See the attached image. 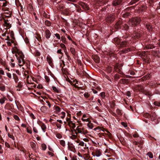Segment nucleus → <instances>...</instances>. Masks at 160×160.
Returning <instances> with one entry per match:
<instances>
[{
	"instance_id": "f257e3e1",
	"label": "nucleus",
	"mask_w": 160,
	"mask_h": 160,
	"mask_svg": "<svg viewBox=\"0 0 160 160\" xmlns=\"http://www.w3.org/2000/svg\"><path fill=\"white\" fill-rule=\"evenodd\" d=\"M12 52L13 53H15V56L18 61L19 65L20 66H22L25 63L24 56L22 52L18 49L16 46L13 48Z\"/></svg>"
},
{
	"instance_id": "f03ea898",
	"label": "nucleus",
	"mask_w": 160,
	"mask_h": 160,
	"mask_svg": "<svg viewBox=\"0 0 160 160\" xmlns=\"http://www.w3.org/2000/svg\"><path fill=\"white\" fill-rule=\"evenodd\" d=\"M141 21L139 18L136 17L130 19L128 22V24L130 27H134L138 25Z\"/></svg>"
},
{
	"instance_id": "7ed1b4c3",
	"label": "nucleus",
	"mask_w": 160,
	"mask_h": 160,
	"mask_svg": "<svg viewBox=\"0 0 160 160\" xmlns=\"http://www.w3.org/2000/svg\"><path fill=\"white\" fill-rule=\"evenodd\" d=\"M74 131L75 132V134L81 133L85 136L88 132V131L87 130L82 126H78L77 127L76 129L74 130Z\"/></svg>"
},
{
	"instance_id": "20e7f679",
	"label": "nucleus",
	"mask_w": 160,
	"mask_h": 160,
	"mask_svg": "<svg viewBox=\"0 0 160 160\" xmlns=\"http://www.w3.org/2000/svg\"><path fill=\"white\" fill-rule=\"evenodd\" d=\"M4 28L5 29V31L2 32V33H0V36H6L7 32H8L7 29L11 27V24L8 20L4 19Z\"/></svg>"
},
{
	"instance_id": "39448f33",
	"label": "nucleus",
	"mask_w": 160,
	"mask_h": 160,
	"mask_svg": "<svg viewBox=\"0 0 160 160\" xmlns=\"http://www.w3.org/2000/svg\"><path fill=\"white\" fill-rule=\"evenodd\" d=\"M113 41L116 44L118 45L119 46L121 47H126L128 45L127 42L126 41H122L118 38H115Z\"/></svg>"
},
{
	"instance_id": "423d86ee",
	"label": "nucleus",
	"mask_w": 160,
	"mask_h": 160,
	"mask_svg": "<svg viewBox=\"0 0 160 160\" xmlns=\"http://www.w3.org/2000/svg\"><path fill=\"white\" fill-rule=\"evenodd\" d=\"M102 150L100 149L97 148L94 149L92 153V155L94 157H100L102 155Z\"/></svg>"
},
{
	"instance_id": "0eeeda50",
	"label": "nucleus",
	"mask_w": 160,
	"mask_h": 160,
	"mask_svg": "<svg viewBox=\"0 0 160 160\" xmlns=\"http://www.w3.org/2000/svg\"><path fill=\"white\" fill-rule=\"evenodd\" d=\"M2 10L3 11V16L8 17H9L11 16V13L8 10L5 9L4 8H2Z\"/></svg>"
},
{
	"instance_id": "6e6552de",
	"label": "nucleus",
	"mask_w": 160,
	"mask_h": 160,
	"mask_svg": "<svg viewBox=\"0 0 160 160\" xmlns=\"http://www.w3.org/2000/svg\"><path fill=\"white\" fill-rule=\"evenodd\" d=\"M115 19V17L113 15L110 14L107 17L106 19V22L108 23H110L112 22Z\"/></svg>"
},
{
	"instance_id": "1a4fd4ad",
	"label": "nucleus",
	"mask_w": 160,
	"mask_h": 160,
	"mask_svg": "<svg viewBox=\"0 0 160 160\" xmlns=\"http://www.w3.org/2000/svg\"><path fill=\"white\" fill-rule=\"evenodd\" d=\"M7 2L6 0H0V7L4 8L7 6Z\"/></svg>"
},
{
	"instance_id": "9d476101",
	"label": "nucleus",
	"mask_w": 160,
	"mask_h": 160,
	"mask_svg": "<svg viewBox=\"0 0 160 160\" xmlns=\"http://www.w3.org/2000/svg\"><path fill=\"white\" fill-rule=\"evenodd\" d=\"M81 119L83 122H88L89 121V118L88 117V115L85 114L82 115Z\"/></svg>"
},
{
	"instance_id": "9b49d317",
	"label": "nucleus",
	"mask_w": 160,
	"mask_h": 160,
	"mask_svg": "<svg viewBox=\"0 0 160 160\" xmlns=\"http://www.w3.org/2000/svg\"><path fill=\"white\" fill-rule=\"evenodd\" d=\"M46 59L49 64L52 65L53 64V60L52 58L49 55H48Z\"/></svg>"
},
{
	"instance_id": "f8f14e48",
	"label": "nucleus",
	"mask_w": 160,
	"mask_h": 160,
	"mask_svg": "<svg viewBox=\"0 0 160 160\" xmlns=\"http://www.w3.org/2000/svg\"><path fill=\"white\" fill-rule=\"evenodd\" d=\"M122 0H115L112 2V5L113 6H117L120 5Z\"/></svg>"
},
{
	"instance_id": "ddd939ff",
	"label": "nucleus",
	"mask_w": 160,
	"mask_h": 160,
	"mask_svg": "<svg viewBox=\"0 0 160 160\" xmlns=\"http://www.w3.org/2000/svg\"><path fill=\"white\" fill-rule=\"evenodd\" d=\"M45 37L47 39H49L51 36V33L50 31L48 29H46L45 31Z\"/></svg>"
},
{
	"instance_id": "4468645a",
	"label": "nucleus",
	"mask_w": 160,
	"mask_h": 160,
	"mask_svg": "<svg viewBox=\"0 0 160 160\" xmlns=\"http://www.w3.org/2000/svg\"><path fill=\"white\" fill-rule=\"evenodd\" d=\"M68 149L69 150L73 152H75L76 151L74 146L72 144H68Z\"/></svg>"
},
{
	"instance_id": "2eb2a0df",
	"label": "nucleus",
	"mask_w": 160,
	"mask_h": 160,
	"mask_svg": "<svg viewBox=\"0 0 160 160\" xmlns=\"http://www.w3.org/2000/svg\"><path fill=\"white\" fill-rule=\"evenodd\" d=\"M141 35V34L138 31L135 32L133 35V37H134V38H139Z\"/></svg>"
},
{
	"instance_id": "dca6fc26",
	"label": "nucleus",
	"mask_w": 160,
	"mask_h": 160,
	"mask_svg": "<svg viewBox=\"0 0 160 160\" xmlns=\"http://www.w3.org/2000/svg\"><path fill=\"white\" fill-rule=\"evenodd\" d=\"M150 118L152 121H154L156 119L157 116L154 112H152L150 114Z\"/></svg>"
},
{
	"instance_id": "f3484780",
	"label": "nucleus",
	"mask_w": 160,
	"mask_h": 160,
	"mask_svg": "<svg viewBox=\"0 0 160 160\" xmlns=\"http://www.w3.org/2000/svg\"><path fill=\"white\" fill-rule=\"evenodd\" d=\"M68 124L70 127L72 128H74L76 127L75 123L72 121H69L68 122Z\"/></svg>"
},
{
	"instance_id": "a211bd4d",
	"label": "nucleus",
	"mask_w": 160,
	"mask_h": 160,
	"mask_svg": "<svg viewBox=\"0 0 160 160\" xmlns=\"http://www.w3.org/2000/svg\"><path fill=\"white\" fill-rule=\"evenodd\" d=\"M65 8L63 5H60L58 8V9L61 10L63 13H65L64 12L65 11L66 9Z\"/></svg>"
},
{
	"instance_id": "6ab92c4d",
	"label": "nucleus",
	"mask_w": 160,
	"mask_h": 160,
	"mask_svg": "<svg viewBox=\"0 0 160 160\" xmlns=\"http://www.w3.org/2000/svg\"><path fill=\"white\" fill-rule=\"evenodd\" d=\"M146 27L149 31H150L152 30V27L149 23H146L145 25Z\"/></svg>"
},
{
	"instance_id": "aec40b11",
	"label": "nucleus",
	"mask_w": 160,
	"mask_h": 160,
	"mask_svg": "<svg viewBox=\"0 0 160 160\" xmlns=\"http://www.w3.org/2000/svg\"><path fill=\"white\" fill-rule=\"evenodd\" d=\"M87 124V126L89 129H92L93 127V124L92 123L91 121H89Z\"/></svg>"
},
{
	"instance_id": "412c9836",
	"label": "nucleus",
	"mask_w": 160,
	"mask_h": 160,
	"mask_svg": "<svg viewBox=\"0 0 160 160\" xmlns=\"http://www.w3.org/2000/svg\"><path fill=\"white\" fill-rule=\"evenodd\" d=\"M40 110L42 112L46 113L47 111V108L46 107L43 106L41 107Z\"/></svg>"
},
{
	"instance_id": "4be33fe9",
	"label": "nucleus",
	"mask_w": 160,
	"mask_h": 160,
	"mask_svg": "<svg viewBox=\"0 0 160 160\" xmlns=\"http://www.w3.org/2000/svg\"><path fill=\"white\" fill-rule=\"evenodd\" d=\"M85 160H88L89 159V155L88 154L85 153L83 154V158Z\"/></svg>"
},
{
	"instance_id": "5701e85b",
	"label": "nucleus",
	"mask_w": 160,
	"mask_h": 160,
	"mask_svg": "<svg viewBox=\"0 0 160 160\" xmlns=\"http://www.w3.org/2000/svg\"><path fill=\"white\" fill-rule=\"evenodd\" d=\"M41 128L44 132H45L46 131L47 127L45 124L43 123L41 125Z\"/></svg>"
},
{
	"instance_id": "b1692460",
	"label": "nucleus",
	"mask_w": 160,
	"mask_h": 160,
	"mask_svg": "<svg viewBox=\"0 0 160 160\" xmlns=\"http://www.w3.org/2000/svg\"><path fill=\"white\" fill-rule=\"evenodd\" d=\"M7 99L4 96L2 98H1V99H0V103L1 104H3L5 100Z\"/></svg>"
},
{
	"instance_id": "393cba45",
	"label": "nucleus",
	"mask_w": 160,
	"mask_h": 160,
	"mask_svg": "<svg viewBox=\"0 0 160 160\" xmlns=\"http://www.w3.org/2000/svg\"><path fill=\"white\" fill-rule=\"evenodd\" d=\"M153 54L155 57L157 56L158 57H160V53L159 50L154 52Z\"/></svg>"
},
{
	"instance_id": "a878e982",
	"label": "nucleus",
	"mask_w": 160,
	"mask_h": 160,
	"mask_svg": "<svg viewBox=\"0 0 160 160\" xmlns=\"http://www.w3.org/2000/svg\"><path fill=\"white\" fill-rule=\"evenodd\" d=\"M155 46L152 44L147 45L146 46V48L148 49H151L154 48Z\"/></svg>"
},
{
	"instance_id": "bb28decb",
	"label": "nucleus",
	"mask_w": 160,
	"mask_h": 160,
	"mask_svg": "<svg viewBox=\"0 0 160 160\" xmlns=\"http://www.w3.org/2000/svg\"><path fill=\"white\" fill-rule=\"evenodd\" d=\"M60 46L61 48L63 49L64 51H65V52H67L66 50V48L65 46V45L63 43H61L60 44Z\"/></svg>"
},
{
	"instance_id": "cd10ccee",
	"label": "nucleus",
	"mask_w": 160,
	"mask_h": 160,
	"mask_svg": "<svg viewBox=\"0 0 160 160\" xmlns=\"http://www.w3.org/2000/svg\"><path fill=\"white\" fill-rule=\"evenodd\" d=\"M7 40H8V41H7V44L9 46H11L12 43H11V42H10V38H9V36H7Z\"/></svg>"
},
{
	"instance_id": "c85d7f7f",
	"label": "nucleus",
	"mask_w": 160,
	"mask_h": 160,
	"mask_svg": "<svg viewBox=\"0 0 160 160\" xmlns=\"http://www.w3.org/2000/svg\"><path fill=\"white\" fill-rule=\"evenodd\" d=\"M41 147L42 149L44 151H45L47 148V146L45 144L43 143L41 145Z\"/></svg>"
},
{
	"instance_id": "c756f323",
	"label": "nucleus",
	"mask_w": 160,
	"mask_h": 160,
	"mask_svg": "<svg viewBox=\"0 0 160 160\" xmlns=\"http://www.w3.org/2000/svg\"><path fill=\"white\" fill-rule=\"evenodd\" d=\"M61 118L63 119L64 118L65 116V113L64 112H62L60 114Z\"/></svg>"
},
{
	"instance_id": "7c9ffc66",
	"label": "nucleus",
	"mask_w": 160,
	"mask_h": 160,
	"mask_svg": "<svg viewBox=\"0 0 160 160\" xmlns=\"http://www.w3.org/2000/svg\"><path fill=\"white\" fill-rule=\"evenodd\" d=\"M5 87L4 85L0 86V90L2 92H4L5 90Z\"/></svg>"
},
{
	"instance_id": "2f4dec72",
	"label": "nucleus",
	"mask_w": 160,
	"mask_h": 160,
	"mask_svg": "<svg viewBox=\"0 0 160 160\" xmlns=\"http://www.w3.org/2000/svg\"><path fill=\"white\" fill-rule=\"evenodd\" d=\"M13 78L14 80V81L15 82H18V78L17 76L15 75H13Z\"/></svg>"
},
{
	"instance_id": "473e14b6",
	"label": "nucleus",
	"mask_w": 160,
	"mask_h": 160,
	"mask_svg": "<svg viewBox=\"0 0 160 160\" xmlns=\"http://www.w3.org/2000/svg\"><path fill=\"white\" fill-rule=\"evenodd\" d=\"M45 24L48 26H50L51 25V23L48 20H46L45 21Z\"/></svg>"
},
{
	"instance_id": "72a5a7b5",
	"label": "nucleus",
	"mask_w": 160,
	"mask_h": 160,
	"mask_svg": "<svg viewBox=\"0 0 160 160\" xmlns=\"http://www.w3.org/2000/svg\"><path fill=\"white\" fill-rule=\"evenodd\" d=\"M120 22H118L115 25V28L117 29H118L120 28Z\"/></svg>"
},
{
	"instance_id": "f704fd0d",
	"label": "nucleus",
	"mask_w": 160,
	"mask_h": 160,
	"mask_svg": "<svg viewBox=\"0 0 160 160\" xmlns=\"http://www.w3.org/2000/svg\"><path fill=\"white\" fill-rule=\"evenodd\" d=\"M144 117L147 118H150V114L148 113H144L143 115Z\"/></svg>"
},
{
	"instance_id": "c9c22d12",
	"label": "nucleus",
	"mask_w": 160,
	"mask_h": 160,
	"mask_svg": "<svg viewBox=\"0 0 160 160\" xmlns=\"http://www.w3.org/2000/svg\"><path fill=\"white\" fill-rule=\"evenodd\" d=\"M60 143L62 146L64 147L65 146V143L64 141L61 140L60 141Z\"/></svg>"
},
{
	"instance_id": "e433bc0d",
	"label": "nucleus",
	"mask_w": 160,
	"mask_h": 160,
	"mask_svg": "<svg viewBox=\"0 0 160 160\" xmlns=\"http://www.w3.org/2000/svg\"><path fill=\"white\" fill-rule=\"evenodd\" d=\"M29 114L30 117L32 119H35L36 118V117L31 112L29 113Z\"/></svg>"
},
{
	"instance_id": "4c0bfd02",
	"label": "nucleus",
	"mask_w": 160,
	"mask_h": 160,
	"mask_svg": "<svg viewBox=\"0 0 160 160\" xmlns=\"http://www.w3.org/2000/svg\"><path fill=\"white\" fill-rule=\"evenodd\" d=\"M27 131L28 133H29L30 134H32V131L31 129L29 127H27Z\"/></svg>"
},
{
	"instance_id": "58836bf2",
	"label": "nucleus",
	"mask_w": 160,
	"mask_h": 160,
	"mask_svg": "<svg viewBox=\"0 0 160 160\" xmlns=\"http://www.w3.org/2000/svg\"><path fill=\"white\" fill-rule=\"evenodd\" d=\"M84 96L86 98H88L90 96V94L88 92H86L84 93Z\"/></svg>"
},
{
	"instance_id": "ea45409f",
	"label": "nucleus",
	"mask_w": 160,
	"mask_h": 160,
	"mask_svg": "<svg viewBox=\"0 0 160 160\" xmlns=\"http://www.w3.org/2000/svg\"><path fill=\"white\" fill-rule=\"evenodd\" d=\"M70 50L72 54L74 55L75 54V50L74 48H70Z\"/></svg>"
},
{
	"instance_id": "a19ab883",
	"label": "nucleus",
	"mask_w": 160,
	"mask_h": 160,
	"mask_svg": "<svg viewBox=\"0 0 160 160\" xmlns=\"http://www.w3.org/2000/svg\"><path fill=\"white\" fill-rule=\"evenodd\" d=\"M65 55H66V56H67V59L68 61H70L71 59V58L69 56L68 53V52H65Z\"/></svg>"
},
{
	"instance_id": "79ce46f5",
	"label": "nucleus",
	"mask_w": 160,
	"mask_h": 160,
	"mask_svg": "<svg viewBox=\"0 0 160 160\" xmlns=\"http://www.w3.org/2000/svg\"><path fill=\"white\" fill-rule=\"evenodd\" d=\"M55 110L57 113L59 112L61 110L60 108L58 106L55 107Z\"/></svg>"
},
{
	"instance_id": "37998d69",
	"label": "nucleus",
	"mask_w": 160,
	"mask_h": 160,
	"mask_svg": "<svg viewBox=\"0 0 160 160\" xmlns=\"http://www.w3.org/2000/svg\"><path fill=\"white\" fill-rule=\"evenodd\" d=\"M32 127H33V132H34L36 133H38V130L37 129L36 127L34 126H33Z\"/></svg>"
},
{
	"instance_id": "c03bdc74",
	"label": "nucleus",
	"mask_w": 160,
	"mask_h": 160,
	"mask_svg": "<svg viewBox=\"0 0 160 160\" xmlns=\"http://www.w3.org/2000/svg\"><path fill=\"white\" fill-rule=\"evenodd\" d=\"M52 88L54 91L56 92H59V90H58L55 87H52Z\"/></svg>"
},
{
	"instance_id": "a18cd8bd",
	"label": "nucleus",
	"mask_w": 160,
	"mask_h": 160,
	"mask_svg": "<svg viewBox=\"0 0 160 160\" xmlns=\"http://www.w3.org/2000/svg\"><path fill=\"white\" fill-rule=\"evenodd\" d=\"M77 143H79V145L82 146H84V143L83 141H81L80 142H79V141H77Z\"/></svg>"
},
{
	"instance_id": "49530a36",
	"label": "nucleus",
	"mask_w": 160,
	"mask_h": 160,
	"mask_svg": "<svg viewBox=\"0 0 160 160\" xmlns=\"http://www.w3.org/2000/svg\"><path fill=\"white\" fill-rule=\"evenodd\" d=\"M83 152H84V150H82V153L78 152V156L79 157H81L82 158H83Z\"/></svg>"
},
{
	"instance_id": "de8ad7c7",
	"label": "nucleus",
	"mask_w": 160,
	"mask_h": 160,
	"mask_svg": "<svg viewBox=\"0 0 160 160\" xmlns=\"http://www.w3.org/2000/svg\"><path fill=\"white\" fill-rule=\"evenodd\" d=\"M100 96L102 99H104L105 97V93L102 92L100 93Z\"/></svg>"
},
{
	"instance_id": "09e8293b",
	"label": "nucleus",
	"mask_w": 160,
	"mask_h": 160,
	"mask_svg": "<svg viewBox=\"0 0 160 160\" xmlns=\"http://www.w3.org/2000/svg\"><path fill=\"white\" fill-rule=\"evenodd\" d=\"M77 135L78 134H76L72 135L70 137V138L71 139H75L77 138Z\"/></svg>"
},
{
	"instance_id": "8fccbe9b",
	"label": "nucleus",
	"mask_w": 160,
	"mask_h": 160,
	"mask_svg": "<svg viewBox=\"0 0 160 160\" xmlns=\"http://www.w3.org/2000/svg\"><path fill=\"white\" fill-rule=\"evenodd\" d=\"M56 136L57 138L58 139H61L62 137L61 134L59 133L56 134Z\"/></svg>"
},
{
	"instance_id": "3c124183",
	"label": "nucleus",
	"mask_w": 160,
	"mask_h": 160,
	"mask_svg": "<svg viewBox=\"0 0 160 160\" xmlns=\"http://www.w3.org/2000/svg\"><path fill=\"white\" fill-rule=\"evenodd\" d=\"M147 155L151 158H152L153 157V155L152 152H149L148 153Z\"/></svg>"
},
{
	"instance_id": "603ef678",
	"label": "nucleus",
	"mask_w": 160,
	"mask_h": 160,
	"mask_svg": "<svg viewBox=\"0 0 160 160\" xmlns=\"http://www.w3.org/2000/svg\"><path fill=\"white\" fill-rule=\"evenodd\" d=\"M37 2L39 5H42L43 2V0H37Z\"/></svg>"
},
{
	"instance_id": "864d4df0",
	"label": "nucleus",
	"mask_w": 160,
	"mask_h": 160,
	"mask_svg": "<svg viewBox=\"0 0 160 160\" xmlns=\"http://www.w3.org/2000/svg\"><path fill=\"white\" fill-rule=\"evenodd\" d=\"M8 35L9 36H10L11 38L12 39L14 37V34L12 32H11L10 33H8Z\"/></svg>"
},
{
	"instance_id": "5fc2aeb1",
	"label": "nucleus",
	"mask_w": 160,
	"mask_h": 160,
	"mask_svg": "<svg viewBox=\"0 0 160 160\" xmlns=\"http://www.w3.org/2000/svg\"><path fill=\"white\" fill-rule=\"evenodd\" d=\"M8 136L9 138L12 139L13 140H15V138L12 135L8 133Z\"/></svg>"
},
{
	"instance_id": "6e6d98bb",
	"label": "nucleus",
	"mask_w": 160,
	"mask_h": 160,
	"mask_svg": "<svg viewBox=\"0 0 160 160\" xmlns=\"http://www.w3.org/2000/svg\"><path fill=\"white\" fill-rule=\"evenodd\" d=\"M139 0H132L130 2V3L131 5H132L136 2H137L138 1H139Z\"/></svg>"
},
{
	"instance_id": "4d7b16f0",
	"label": "nucleus",
	"mask_w": 160,
	"mask_h": 160,
	"mask_svg": "<svg viewBox=\"0 0 160 160\" xmlns=\"http://www.w3.org/2000/svg\"><path fill=\"white\" fill-rule=\"evenodd\" d=\"M13 118L15 119L17 121H19L20 120L19 117L17 115H14L13 116Z\"/></svg>"
},
{
	"instance_id": "13d9d810",
	"label": "nucleus",
	"mask_w": 160,
	"mask_h": 160,
	"mask_svg": "<svg viewBox=\"0 0 160 160\" xmlns=\"http://www.w3.org/2000/svg\"><path fill=\"white\" fill-rule=\"evenodd\" d=\"M56 125L57 128L59 129H60L61 127V124H60L58 123H56Z\"/></svg>"
},
{
	"instance_id": "bf43d9fd",
	"label": "nucleus",
	"mask_w": 160,
	"mask_h": 160,
	"mask_svg": "<svg viewBox=\"0 0 160 160\" xmlns=\"http://www.w3.org/2000/svg\"><path fill=\"white\" fill-rule=\"evenodd\" d=\"M130 51V50L129 49H125L124 50H122V52L124 53H126L127 52H128Z\"/></svg>"
},
{
	"instance_id": "052dcab7",
	"label": "nucleus",
	"mask_w": 160,
	"mask_h": 160,
	"mask_svg": "<svg viewBox=\"0 0 160 160\" xmlns=\"http://www.w3.org/2000/svg\"><path fill=\"white\" fill-rule=\"evenodd\" d=\"M55 36L58 39H60V36L59 34L58 33H56L54 34Z\"/></svg>"
},
{
	"instance_id": "680f3d73",
	"label": "nucleus",
	"mask_w": 160,
	"mask_h": 160,
	"mask_svg": "<svg viewBox=\"0 0 160 160\" xmlns=\"http://www.w3.org/2000/svg\"><path fill=\"white\" fill-rule=\"evenodd\" d=\"M154 104L155 106H160V102H154Z\"/></svg>"
},
{
	"instance_id": "e2e57ef3",
	"label": "nucleus",
	"mask_w": 160,
	"mask_h": 160,
	"mask_svg": "<svg viewBox=\"0 0 160 160\" xmlns=\"http://www.w3.org/2000/svg\"><path fill=\"white\" fill-rule=\"evenodd\" d=\"M145 94L146 95L148 96H151V93L150 92H149V91H147L145 92Z\"/></svg>"
},
{
	"instance_id": "0e129e2a",
	"label": "nucleus",
	"mask_w": 160,
	"mask_h": 160,
	"mask_svg": "<svg viewBox=\"0 0 160 160\" xmlns=\"http://www.w3.org/2000/svg\"><path fill=\"white\" fill-rule=\"evenodd\" d=\"M117 113L119 115H121L122 114L121 111L119 109H117L116 110Z\"/></svg>"
},
{
	"instance_id": "69168bd1",
	"label": "nucleus",
	"mask_w": 160,
	"mask_h": 160,
	"mask_svg": "<svg viewBox=\"0 0 160 160\" xmlns=\"http://www.w3.org/2000/svg\"><path fill=\"white\" fill-rule=\"evenodd\" d=\"M45 78L46 81L48 82H49L50 81V79L47 76H45Z\"/></svg>"
},
{
	"instance_id": "338daca9",
	"label": "nucleus",
	"mask_w": 160,
	"mask_h": 160,
	"mask_svg": "<svg viewBox=\"0 0 160 160\" xmlns=\"http://www.w3.org/2000/svg\"><path fill=\"white\" fill-rule=\"evenodd\" d=\"M48 154L49 155H50L52 157V156H54V154L52 151H51V152L48 151Z\"/></svg>"
},
{
	"instance_id": "774afa93",
	"label": "nucleus",
	"mask_w": 160,
	"mask_h": 160,
	"mask_svg": "<svg viewBox=\"0 0 160 160\" xmlns=\"http://www.w3.org/2000/svg\"><path fill=\"white\" fill-rule=\"evenodd\" d=\"M112 70V69L111 67H108V68L107 69V72L108 73H110L111 72Z\"/></svg>"
}]
</instances>
